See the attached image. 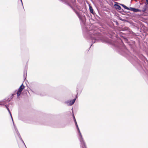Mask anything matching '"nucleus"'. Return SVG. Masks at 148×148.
I'll list each match as a JSON object with an SVG mask.
<instances>
[{
	"label": "nucleus",
	"mask_w": 148,
	"mask_h": 148,
	"mask_svg": "<svg viewBox=\"0 0 148 148\" xmlns=\"http://www.w3.org/2000/svg\"><path fill=\"white\" fill-rule=\"evenodd\" d=\"M73 119H74L75 124V125L77 127V129L79 133V140H80V141L81 143V144L82 146V147L83 148H86L85 144L83 140V138H82V135L81 134V133L80 132V130H79V128L78 127V125H77V122L76 121L75 117L74 115L73 116Z\"/></svg>",
	"instance_id": "1"
},
{
	"label": "nucleus",
	"mask_w": 148,
	"mask_h": 148,
	"mask_svg": "<svg viewBox=\"0 0 148 148\" xmlns=\"http://www.w3.org/2000/svg\"><path fill=\"white\" fill-rule=\"evenodd\" d=\"M24 88V86L23 85V84H22L20 86L16 92V94L18 97L20 96L21 92L23 91V89Z\"/></svg>",
	"instance_id": "2"
},
{
	"label": "nucleus",
	"mask_w": 148,
	"mask_h": 148,
	"mask_svg": "<svg viewBox=\"0 0 148 148\" xmlns=\"http://www.w3.org/2000/svg\"><path fill=\"white\" fill-rule=\"evenodd\" d=\"M75 101V99H73L72 101H70L69 102H67L68 105L71 106L73 104Z\"/></svg>",
	"instance_id": "3"
},
{
	"label": "nucleus",
	"mask_w": 148,
	"mask_h": 148,
	"mask_svg": "<svg viewBox=\"0 0 148 148\" xmlns=\"http://www.w3.org/2000/svg\"><path fill=\"white\" fill-rule=\"evenodd\" d=\"M131 10L132 11H133L135 12H136L139 11V10L136 9L134 8H131Z\"/></svg>",
	"instance_id": "4"
},
{
	"label": "nucleus",
	"mask_w": 148,
	"mask_h": 148,
	"mask_svg": "<svg viewBox=\"0 0 148 148\" xmlns=\"http://www.w3.org/2000/svg\"><path fill=\"white\" fill-rule=\"evenodd\" d=\"M5 107H6V108H7V110H8V111L9 112V113H10V116H11V118L12 119V121H13V122L14 123L13 118H12V115H11V112H10V110H9V108H8V106H5Z\"/></svg>",
	"instance_id": "5"
},
{
	"label": "nucleus",
	"mask_w": 148,
	"mask_h": 148,
	"mask_svg": "<svg viewBox=\"0 0 148 148\" xmlns=\"http://www.w3.org/2000/svg\"><path fill=\"white\" fill-rule=\"evenodd\" d=\"M115 8L119 10H120L121 9V7L120 6L118 5H115Z\"/></svg>",
	"instance_id": "6"
},
{
	"label": "nucleus",
	"mask_w": 148,
	"mask_h": 148,
	"mask_svg": "<svg viewBox=\"0 0 148 148\" xmlns=\"http://www.w3.org/2000/svg\"><path fill=\"white\" fill-rule=\"evenodd\" d=\"M89 9H90V12L91 13H93V9H92V8L91 6L89 7Z\"/></svg>",
	"instance_id": "7"
},
{
	"label": "nucleus",
	"mask_w": 148,
	"mask_h": 148,
	"mask_svg": "<svg viewBox=\"0 0 148 148\" xmlns=\"http://www.w3.org/2000/svg\"><path fill=\"white\" fill-rule=\"evenodd\" d=\"M122 5L125 9H128V7H127V6H126L125 5Z\"/></svg>",
	"instance_id": "8"
},
{
	"label": "nucleus",
	"mask_w": 148,
	"mask_h": 148,
	"mask_svg": "<svg viewBox=\"0 0 148 148\" xmlns=\"http://www.w3.org/2000/svg\"><path fill=\"white\" fill-rule=\"evenodd\" d=\"M147 3L148 4V0H146Z\"/></svg>",
	"instance_id": "9"
},
{
	"label": "nucleus",
	"mask_w": 148,
	"mask_h": 148,
	"mask_svg": "<svg viewBox=\"0 0 148 148\" xmlns=\"http://www.w3.org/2000/svg\"><path fill=\"white\" fill-rule=\"evenodd\" d=\"M21 0V3H22V5H23V3H22V0Z\"/></svg>",
	"instance_id": "10"
},
{
	"label": "nucleus",
	"mask_w": 148,
	"mask_h": 148,
	"mask_svg": "<svg viewBox=\"0 0 148 148\" xmlns=\"http://www.w3.org/2000/svg\"><path fill=\"white\" fill-rule=\"evenodd\" d=\"M0 105H2V104L0 103Z\"/></svg>",
	"instance_id": "11"
}]
</instances>
